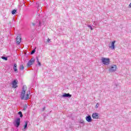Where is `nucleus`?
Instances as JSON below:
<instances>
[{
	"instance_id": "obj_15",
	"label": "nucleus",
	"mask_w": 131,
	"mask_h": 131,
	"mask_svg": "<svg viewBox=\"0 0 131 131\" xmlns=\"http://www.w3.org/2000/svg\"><path fill=\"white\" fill-rule=\"evenodd\" d=\"M16 13H17V10L16 9H13L12 12H11V14L12 15H15L16 14Z\"/></svg>"
},
{
	"instance_id": "obj_8",
	"label": "nucleus",
	"mask_w": 131,
	"mask_h": 131,
	"mask_svg": "<svg viewBox=\"0 0 131 131\" xmlns=\"http://www.w3.org/2000/svg\"><path fill=\"white\" fill-rule=\"evenodd\" d=\"M41 20L42 21H39V26H41L42 25H45V24H46V17H42Z\"/></svg>"
},
{
	"instance_id": "obj_19",
	"label": "nucleus",
	"mask_w": 131,
	"mask_h": 131,
	"mask_svg": "<svg viewBox=\"0 0 131 131\" xmlns=\"http://www.w3.org/2000/svg\"><path fill=\"white\" fill-rule=\"evenodd\" d=\"M36 51V50H35V49H34L33 50H32V51L31 52V55H33V54L35 53Z\"/></svg>"
},
{
	"instance_id": "obj_21",
	"label": "nucleus",
	"mask_w": 131,
	"mask_h": 131,
	"mask_svg": "<svg viewBox=\"0 0 131 131\" xmlns=\"http://www.w3.org/2000/svg\"><path fill=\"white\" fill-rule=\"evenodd\" d=\"M88 27H89V28H90L91 29V30H93V27H92V26L89 25L88 26Z\"/></svg>"
},
{
	"instance_id": "obj_20",
	"label": "nucleus",
	"mask_w": 131,
	"mask_h": 131,
	"mask_svg": "<svg viewBox=\"0 0 131 131\" xmlns=\"http://www.w3.org/2000/svg\"><path fill=\"white\" fill-rule=\"evenodd\" d=\"M28 107L27 104H25L24 106V111H25Z\"/></svg>"
},
{
	"instance_id": "obj_23",
	"label": "nucleus",
	"mask_w": 131,
	"mask_h": 131,
	"mask_svg": "<svg viewBox=\"0 0 131 131\" xmlns=\"http://www.w3.org/2000/svg\"><path fill=\"white\" fill-rule=\"evenodd\" d=\"M80 123H81L82 124H84V121L83 120H81L80 121Z\"/></svg>"
},
{
	"instance_id": "obj_4",
	"label": "nucleus",
	"mask_w": 131,
	"mask_h": 131,
	"mask_svg": "<svg viewBox=\"0 0 131 131\" xmlns=\"http://www.w3.org/2000/svg\"><path fill=\"white\" fill-rule=\"evenodd\" d=\"M35 62V59L34 58H32L27 63V66L28 67H30V66H31Z\"/></svg>"
},
{
	"instance_id": "obj_5",
	"label": "nucleus",
	"mask_w": 131,
	"mask_h": 131,
	"mask_svg": "<svg viewBox=\"0 0 131 131\" xmlns=\"http://www.w3.org/2000/svg\"><path fill=\"white\" fill-rule=\"evenodd\" d=\"M18 80H14L12 82V88L13 89H16V88H18Z\"/></svg>"
},
{
	"instance_id": "obj_7",
	"label": "nucleus",
	"mask_w": 131,
	"mask_h": 131,
	"mask_svg": "<svg viewBox=\"0 0 131 131\" xmlns=\"http://www.w3.org/2000/svg\"><path fill=\"white\" fill-rule=\"evenodd\" d=\"M92 118L93 119H99L100 118V115L97 113H94L92 114Z\"/></svg>"
},
{
	"instance_id": "obj_29",
	"label": "nucleus",
	"mask_w": 131,
	"mask_h": 131,
	"mask_svg": "<svg viewBox=\"0 0 131 131\" xmlns=\"http://www.w3.org/2000/svg\"><path fill=\"white\" fill-rule=\"evenodd\" d=\"M36 5H38V7H39L38 3V4H37V3H36Z\"/></svg>"
},
{
	"instance_id": "obj_11",
	"label": "nucleus",
	"mask_w": 131,
	"mask_h": 131,
	"mask_svg": "<svg viewBox=\"0 0 131 131\" xmlns=\"http://www.w3.org/2000/svg\"><path fill=\"white\" fill-rule=\"evenodd\" d=\"M85 119L88 122H92V121H93V119H92L91 115H88L85 117Z\"/></svg>"
},
{
	"instance_id": "obj_16",
	"label": "nucleus",
	"mask_w": 131,
	"mask_h": 131,
	"mask_svg": "<svg viewBox=\"0 0 131 131\" xmlns=\"http://www.w3.org/2000/svg\"><path fill=\"white\" fill-rule=\"evenodd\" d=\"M2 59H3V60H4L5 61H8V57H5L4 56H3L1 57Z\"/></svg>"
},
{
	"instance_id": "obj_31",
	"label": "nucleus",
	"mask_w": 131,
	"mask_h": 131,
	"mask_svg": "<svg viewBox=\"0 0 131 131\" xmlns=\"http://www.w3.org/2000/svg\"><path fill=\"white\" fill-rule=\"evenodd\" d=\"M43 109H45V107Z\"/></svg>"
},
{
	"instance_id": "obj_30",
	"label": "nucleus",
	"mask_w": 131,
	"mask_h": 131,
	"mask_svg": "<svg viewBox=\"0 0 131 131\" xmlns=\"http://www.w3.org/2000/svg\"><path fill=\"white\" fill-rule=\"evenodd\" d=\"M94 25H96V23H95V22H94Z\"/></svg>"
},
{
	"instance_id": "obj_22",
	"label": "nucleus",
	"mask_w": 131,
	"mask_h": 131,
	"mask_svg": "<svg viewBox=\"0 0 131 131\" xmlns=\"http://www.w3.org/2000/svg\"><path fill=\"white\" fill-rule=\"evenodd\" d=\"M33 27H36V24L35 23H32Z\"/></svg>"
},
{
	"instance_id": "obj_14",
	"label": "nucleus",
	"mask_w": 131,
	"mask_h": 131,
	"mask_svg": "<svg viewBox=\"0 0 131 131\" xmlns=\"http://www.w3.org/2000/svg\"><path fill=\"white\" fill-rule=\"evenodd\" d=\"M27 125H28V121L25 122V125H24V129H27Z\"/></svg>"
},
{
	"instance_id": "obj_13",
	"label": "nucleus",
	"mask_w": 131,
	"mask_h": 131,
	"mask_svg": "<svg viewBox=\"0 0 131 131\" xmlns=\"http://www.w3.org/2000/svg\"><path fill=\"white\" fill-rule=\"evenodd\" d=\"M13 70H14V72H16V73H18V69H17L16 63H14L13 65Z\"/></svg>"
},
{
	"instance_id": "obj_17",
	"label": "nucleus",
	"mask_w": 131,
	"mask_h": 131,
	"mask_svg": "<svg viewBox=\"0 0 131 131\" xmlns=\"http://www.w3.org/2000/svg\"><path fill=\"white\" fill-rule=\"evenodd\" d=\"M19 70L23 71L24 70V66H23V64H20L19 66Z\"/></svg>"
},
{
	"instance_id": "obj_26",
	"label": "nucleus",
	"mask_w": 131,
	"mask_h": 131,
	"mask_svg": "<svg viewBox=\"0 0 131 131\" xmlns=\"http://www.w3.org/2000/svg\"><path fill=\"white\" fill-rule=\"evenodd\" d=\"M50 40H51V39L48 38V39H47V42H48L49 43Z\"/></svg>"
},
{
	"instance_id": "obj_27",
	"label": "nucleus",
	"mask_w": 131,
	"mask_h": 131,
	"mask_svg": "<svg viewBox=\"0 0 131 131\" xmlns=\"http://www.w3.org/2000/svg\"><path fill=\"white\" fill-rule=\"evenodd\" d=\"M36 60H37V62H39V60L38 59V57H36Z\"/></svg>"
},
{
	"instance_id": "obj_24",
	"label": "nucleus",
	"mask_w": 131,
	"mask_h": 131,
	"mask_svg": "<svg viewBox=\"0 0 131 131\" xmlns=\"http://www.w3.org/2000/svg\"><path fill=\"white\" fill-rule=\"evenodd\" d=\"M99 105H100L99 104V103H96V105L95 106V108H98L99 107Z\"/></svg>"
},
{
	"instance_id": "obj_9",
	"label": "nucleus",
	"mask_w": 131,
	"mask_h": 131,
	"mask_svg": "<svg viewBox=\"0 0 131 131\" xmlns=\"http://www.w3.org/2000/svg\"><path fill=\"white\" fill-rule=\"evenodd\" d=\"M72 97V95L69 93H63V94L61 96L62 98H71Z\"/></svg>"
},
{
	"instance_id": "obj_2",
	"label": "nucleus",
	"mask_w": 131,
	"mask_h": 131,
	"mask_svg": "<svg viewBox=\"0 0 131 131\" xmlns=\"http://www.w3.org/2000/svg\"><path fill=\"white\" fill-rule=\"evenodd\" d=\"M101 62L103 65H109L110 64V58L102 57Z\"/></svg>"
},
{
	"instance_id": "obj_18",
	"label": "nucleus",
	"mask_w": 131,
	"mask_h": 131,
	"mask_svg": "<svg viewBox=\"0 0 131 131\" xmlns=\"http://www.w3.org/2000/svg\"><path fill=\"white\" fill-rule=\"evenodd\" d=\"M18 115H19L20 118H22V117H23V114H22V112H19L18 113Z\"/></svg>"
},
{
	"instance_id": "obj_1",
	"label": "nucleus",
	"mask_w": 131,
	"mask_h": 131,
	"mask_svg": "<svg viewBox=\"0 0 131 131\" xmlns=\"http://www.w3.org/2000/svg\"><path fill=\"white\" fill-rule=\"evenodd\" d=\"M26 87L25 88V86H23L20 96L21 100H25V101H26L29 99V95H30V91H29V93H28V94H26V97H25V93H26Z\"/></svg>"
},
{
	"instance_id": "obj_10",
	"label": "nucleus",
	"mask_w": 131,
	"mask_h": 131,
	"mask_svg": "<svg viewBox=\"0 0 131 131\" xmlns=\"http://www.w3.org/2000/svg\"><path fill=\"white\" fill-rule=\"evenodd\" d=\"M110 72H115L116 71V65L112 66L110 69Z\"/></svg>"
},
{
	"instance_id": "obj_28",
	"label": "nucleus",
	"mask_w": 131,
	"mask_h": 131,
	"mask_svg": "<svg viewBox=\"0 0 131 131\" xmlns=\"http://www.w3.org/2000/svg\"><path fill=\"white\" fill-rule=\"evenodd\" d=\"M129 8H131V3H130L129 5Z\"/></svg>"
},
{
	"instance_id": "obj_6",
	"label": "nucleus",
	"mask_w": 131,
	"mask_h": 131,
	"mask_svg": "<svg viewBox=\"0 0 131 131\" xmlns=\"http://www.w3.org/2000/svg\"><path fill=\"white\" fill-rule=\"evenodd\" d=\"M115 42H116V41L114 40L112 41L111 45H109V48L112 50H115Z\"/></svg>"
},
{
	"instance_id": "obj_25",
	"label": "nucleus",
	"mask_w": 131,
	"mask_h": 131,
	"mask_svg": "<svg viewBox=\"0 0 131 131\" xmlns=\"http://www.w3.org/2000/svg\"><path fill=\"white\" fill-rule=\"evenodd\" d=\"M37 63H38V65H39V66H41V63H40V62L38 61Z\"/></svg>"
},
{
	"instance_id": "obj_12",
	"label": "nucleus",
	"mask_w": 131,
	"mask_h": 131,
	"mask_svg": "<svg viewBox=\"0 0 131 131\" xmlns=\"http://www.w3.org/2000/svg\"><path fill=\"white\" fill-rule=\"evenodd\" d=\"M21 40H22V38L20 36H17L16 39L17 45H20Z\"/></svg>"
},
{
	"instance_id": "obj_3",
	"label": "nucleus",
	"mask_w": 131,
	"mask_h": 131,
	"mask_svg": "<svg viewBox=\"0 0 131 131\" xmlns=\"http://www.w3.org/2000/svg\"><path fill=\"white\" fill-rule=\"evenodd\" d=\"M20 122H21V119L20 118H17L15 119L14 122L13 123L14 126H15V127H19Z\"/></svg>"
}]
</instances>
